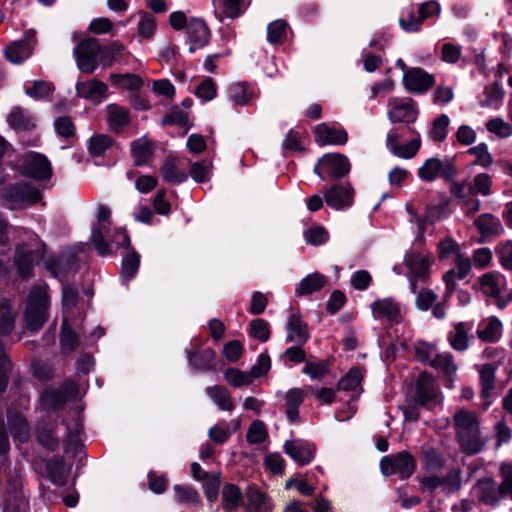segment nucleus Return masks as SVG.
I'll return each instance as SVG.
<instances>
[{
  "label": "nucleus",
  "instance_id": "46",
  "mask_svg": "<svg viewBox=\"0 0 512 512\" xmlns=\"http://www.w3.org/2000/svg\"><path fill=\"white\" fill-rule=\"evenodd\" d=\"M450 119L446 114L435 118L429 131V137L435 142H442L448 135Z\"/></svg>",
  "mask_w": 512,
  "mask_h": 512
},
{
  "label": "nucleus",
  "instance_id": "21",
  "mask_svg": "<svg viewBox=\"0 0 512 512\" xmlns=\"http://www.w3.org/2000/svg\"><path fill=\"white\" fill-rule=\"evenodd\" d=\"M315 141L320 146L342 145L348 140L347 132L344 129L329 126L326 123L318 124L314 128Z\"/></svg>",
  "mask_w": 512,
  "mask_h": 512
},
{
  "label": "nucleus",
  "instance_id": "6",
  "mask_svg": "<svg viewBox=\"0 0 512 512\" xmlns=\"http://www.w3.org/2000/svg\"><path fill=\"white\" fill-rule=\"evenodd\" d=\"M457 174L455 166L450 160L439 158L427 159L417 170V175L424 182H433L439 176L446 180H452Z\"/></svg>",
  "mask_w": 512,
  "mask_h": 512
},
{
  "label": "nucleus",
  "instance_id": "11",
  "mask_svg": "<svg viewBox=\"0 0 512 512\" xmlns=\"http://www.w3.org/2000/svg\"><path fill=\"white\" fill-rule=\"evenodd\" d=\"M442 398L434 378L428 373H421L416 381L415 401L420 406L431 408L441 402Z\"/></svg>",
  "mask_w": 512,
  "mask_h": 512
},
{
  "label": "nucleus",
  "instance_id": "40",
  "mask_svg": "<svg viewBox=\"0 0 512 512\" xmlns=\"http://www.w3.org/2000/svg\"><path fill=\"white\" fill-rule=\"evenodd\" d=\"M132 154L136 165L147 164L152 156V143L146 138L135 140L131 144Z\"/></svg>",
  "mask_w": 512,
  "mask_h": 512
},
{
  "label": "nucleus",
  "instance_id": "60",
  "mask_svg": "<svg viewBox=\"0 0 512 512\" xmlns=\"http://www.w3.org/2000/svg\"><path fill=\"white\" fill-rule=\"evenodd\" d=\"M438 251L440 259L457 258L461 255L459 244L450 237H445L439 242Z\"/></svg>",
  "mask_w": 512,
  "mask_h": 512
},
{
  "label": "nucleus",
  "instance_id": "28",
  "mask_svg": "<svg viewBox=\"0 0 512 512\" xmlns=\"http://www.w3.org/2000/svg\"><path fill=\"white\" fill-rule=\"evenodd\" d=\"M106 120L112 131L120 132L130 123V114L125 107L112 103L106 106Z\"/></svg>",
  "mask_w": 512,
  "mask_h": 512
},
{
  "label": "nucleus",
  "instance_id": "33",
  "mask_svg": "<svg viewBox=\"0 0 512 512\" xmlns=\"http://www.w3.org/2000/svg\"><path fill=\"white\" fill-rule=\"evenodd\" d=\"M112 86L117 89L137 92L143 87V80L139 75L132 73H112L109 77Z\"/></svg>",
  "mask_w": 512,
  "mask_h": 512
},
{
  "label": "nucleus",
  "instance_id": "53",
  "mask_svg": "<svg viewBox=\"0 0 512 512\" xmlns=\"http://www.w3.org/2000/svg\"><path fill=\"white\" fill-rule=\"evenodd\" d=\"M420 146H421V139H420V136H417L416 138H413L406 144H399L394 149L392 154L399 158L411 159L417 154V152L420 149Z\"/></svg>",
  "mask_w": 512,
  "mask_h": 512
},
{
  "label": "nucleus",
  "instance_id": "44",
  "mask_svg": "<svg viewBox=\"0 0 512 512\" xmlns=\"http://www.w3.org/2000/svg\"><path fill=\"white\" fill-rule=\"evenodd\" d=\"M247 498L253 512H268L271 508L266 495L255 487H249Z\"/></svg>",
  "mask_w": 512,
  "mask_h": 512
},
{
  "label": "nucleus",
  "instance_id": "42",
  "mask_svg": "<svg viewBox=\"0 0 512 512\" xmlns=\"http://www.w3.org/2000/svg\"><path fill=\"white\" fill-rule=\"evenodd\" d=\"M161 173L165 181L173 184H179L187 179L185 171L179 170L176 167L173 159H166L161 166Z\"/></svg>",
  "mask_w": 512,
  "mask_h": 512
},
{
  "label": "nucleus",
  "instance_id": "1",
  "mask_svg": "<svg viewBox=\"0 0 512 512\" xmlns=\"http://www.w3.org/2000/svg\"><path fill=\"white\" fill-rule=\"evenodd\" d=\"M456 438L462 452L468 455L479 453L485 441L480 432V420L475 412L461 409L453 416Z\"/></svg>",
  "mask_w": 512,
  "mask_h": 512
},
{
  "label": "nucleus",
  "instance_id": "32",
  "mask_svg": "<svg viewBox=\"0 0 512 512\" xmlns=\"http://www.w3.org/2000/svg\"><path fill=\"white\" fill-rule=\"evenodd\" d=\"M70 471L71 466L65 465L62 458L55 457L47 463L48 477L58 486H64L67 483Z\"/></svg>",
  "mask_w": 512,
  "mask_h": 512
},
{
  "label": "nucleus",
  "instance_id": "36",
  "mask_svg": "<svg viewBox=\"0 0 512 512\" xmlns=\"http://www.w3.org/2000/svg\"><path fill=\"white\" fill-rule=\"evenodd\" d=\"M502 323L496 317L483 320L477 330L478 337L486 342H496L501 337Z\"/></svg>",
  "mask_w": 512,
  "mask_h": 512
},
{
  "label": "nucleus",
  "instance_id": "8",
  "mask_svg": "<svg viewBox=\"0 0 512 512\" xmlns=\"http://www.w3.org/2000/svg\"><path fill=\"white\" fill-rule=\"evenodd\" d=\"M110 216L111 210L107 206L100 205L97 212V222L91 231V240L101 256L110 254L109 243L105 241L106 234L110 232Z\"/></svg>",
  "mask_w": 512,
  "mask_h": 512
},
{
  "label": "nucleus",
  "instance_id": "14",
  "mask_svg": "<svg viewBox=\"0 0 512 512\" xmlns=\"http://www.w3.org/2000/svg\"><path fill=\"white\" fill-rule=\"evenodd\" d=\"M35 44V31L28 30L25 32L23 39L14 41L6 47L5 56L9 62L21 64L32 55Z\"/></svg>",
  "mask_w": 512,
  "mask_h": 512
},
{
  "label": "nucleus",
  "instance_id": "56",
  "mask_svg": "<svg viewBox=\"0 0 512 512\" xmlns=\"http://www.w3.org/2000/svg\"><path fill=\"white\" fill-rule=\"evenodd\" d=\"M421 24L420 16L416 17L412 8L404 11L399 19V25L405 32H417Z\"/></svg>",
  "mask_w": 512,
  "mask_h": 512
},
{
  "label": "nucleus",
  "instance_id": "45",
  "mask_svg": "<svg viewBox=\"0 0 512 512\" xmlns=\"http://www.w3.org/2000/svg\"><path fill=\"white\" fill-rule=\"evenodd\" d=\"M467 153L475 158L472 163L475 166L487 168L493 163L492 154L489 152L486 143H479L478 145L469 148Z\"/></svg>",
  "mask_w": 512,
  "mask_h": 512
},
{
  "label": "nucleus",
  "instance_id": "23",
  "mask_svg": "<svg viewBox=\"0 0 512 512\" xmlns=\"http://www.w3.org/2000/svg\"><path fill=\"white\" fill-rule=\"evenodd\" d=\"M496 368L492 364H484L479 369L480 383H481V398L483 400L481 406L484 410L492 403L494 392Z\"/></svg>",
  "mask_w": 512,
  "mask_h": 512
},
{
  "label": "nucleus",
  "instance_id": "41",
  "mask_svg": "<svg viewBox=\"0 0 512 512\" xmlns=\"http://www.w3.org/2000/svg\"><path fill=\"white\" fill-rule=\"evenodd\" d=\"M242 493L240 489L231 483H227L222 489V506L226 512L235 510L241 503Z\"/></svg>",
  "mask_w": 512,
  "mask_h": 512
},
{
  "label": "nucleus",
  "instance_id": "57",
  "mask_svg": "<svg viewBox=\"0 0 512 512\" xmlns=\"http://www.w3.org/2000/svg\"><path fill=\"white\" fill-rule=\"evenodd\" d=\"M499 484L505 495L512 500V462H503L499 466Z\"/></svg>",
  "mask_w": 512,
  "mask_h": 512
},
{
  "label": "nucleus",
  "instance_id": "39",
  "mask_svg": "<svg viewBox=\"0 0 512 512\" xmlns=\"http://www.w3.org/2000/svg\"><path fill=\"white\" fill-rule=\"evenodd\" d=\"M430 366L440 371L449 381H452V377L457 371V365L448 352L437 353Z\"/></svg>",
  "mask_w": 512,
  "mask_h": 512
},
{
  "label": "nucleus",
  "instance_id": "49",
  "mask_svg": "<svg viewBox=\"0 0 512 512\" xmlns=\"http://www.w3.org/2000/svg\"><path fill=\"white\" fill-rule=\"evenodd\" d=\"M112 139L106 134L93 135L88 142L89 153L93 156H101L112 145Z\"/></svg>",
  "mask_w": 512,
  "mask_h": 512
},
{
  "label": "nucleus",
  "instance_id": "4",
  "mask_svg": "<svg viewBox=\"0 0 512 512\" xmlns=\"http://www.w3.org/2000/svg\"><path fill=\"white\" fill-rule=\"evenodd\" d=\"M2 198L10 208H19L32 205L41 199L40 191L34 186L20 182L7 187Z\"/></svg>",
  "mask_w": 512,
  "mask_h": 512
},
{
  "label": "nucleus",
  "instance_id": "24",
  "mask_svg": "<svg viewBox=\"0 0 512 512\" xmlns=\"http://www.w3.org/2000/svg\"><path fill=\"white\" fill-rule=\"evenodd\" d=\"M215 17L220 21L225 18L235 19L245 10L246 0H213Z\"/></svg>",
  "mask_w": 512,
  "mask_h": 512
},
{
  "label": "nucleus",
  "instance_id": "35",
  "mask_svg": "<svg viewBox=\"0 0 512 512\" xmlns=\"http://www.w3.org/2000/svg\"><path fill=\"white\" fill-rule=\"evenodd\" d=\"M471 329L472 325L465 322H459L454 325L453 330L448 335L449 343L453 349L464 351L468 348V333Z\"/></svg>",
  "mask_w": 512,
  "mask_h": 512
},
{
  "label": "nucleus",
  "instance_id": "43",
  "mask_svg": "<svg viewBox=\"0 0 512 512\" xmlns=\"http://www.w3.org/2000/svg\"><path fill=\"white\" fill-rule=\"evenodd\" d=\"M224 378L227 383L234 388L249 386L253 383L248 371H242L238 368H229L224 372Z\"/></svg>",
  "mask_w": 512,
  "mask_h": 512
},
{
  "label": "nucleus",
  "instance_id": "5",
  "mask_svg": "<svg viewBox=\"0 0 512 512\" xmlns=\"http://www.w3.org/2000/svg\"><path fill=\"white\" fill-rule=\"evenodd\" d=\"M104 53L96 39H85L74 49L77 67L84 73H92L97 68L98 59Z\"/></svg>",
  "mask_w": 512,
  "mask_h": 512
},
{
  "label": "nucleus",
  "instance_id": "16",
  "mask_svg": "<svg viewBox=\"0 0 512 512\" xmlns=\"http://www.w3.org/2000/svg\"><path fill=\"white\" fill-rule=\"evenodd\" d=\"M474 490L478 500L487 506H497L507 497L500 485L490 477L478 480Z\"/></svg>",
  "mask_w": 512,
  "mask_h": 512
},
{
  "label": "nucleus",
  "instance_id": "17",
  "mask_svg": "<svg viewBox=\"0 0 512 512\" xmlns=\"http://www.w3.org/2000/svg\"><path fill=\"white\" fill-rule=\"evenodd\" d=\"M16 312L6 298L0 300V360L5 356V347L13 341L7 337L14 329Z\"/></svg>",
  "mask_w": 512,
  "mask_h": 512
},
{
  "label": "nucleus",
  "instance_id": "55",
  "mask_svg": "<svg viewBox=\"0 0 512 512\" xmlns=\"http://www.w3.org/2000/svg\"><path fill=\"white\" fill-rule=\"evenodd\" d=\"M286 33V23L281 20H276L268 25L267 39L271 44H279L285 39Z\"/></svg>",
  "mask_w": 512,
  "mask_h": 512
},
{
  "label": "nucleus",
  "instance_id": "29",
  "mask_svg": "<svg viewBox=\"0 0 512 512\" xmlns=\"http://www.w3.org/2000/svg\"><path fill=\"white\" fill-rule=\"evenodd\" d=\"M327 283V278L318 272L306 275L295 287V295L307 296L320 291Z\"/></svg>",
  "mask_w": 512,
  "mask_h": 512
},
{
  "label": "nucleus",
  "instance_id": "9",
  "mask_svg": "<svg viewBox=\"0 0 512 512\" xmlns=\"http://www.w3.org/2000/svg\"><path fill=\"white\" fill-rule=\"evenodd\" d=\"M381 471L384 475L389 476L398 474L400 478H409L415 470V460L407 452H399L394 456H386L380 463Z\"/></svg>",
  "mask_w": 512,
  "mask_h": 512
},
{
  "label": "nucleus",
  "instance_id": "50",
  "mask_svg": "<svg viewBox=\"0 0 512 512\" xmlns=\"http://www.w3.org/2000/svg\"><path fill=\"white\" fill-rule=\"evenodd\" d=\"M10 430L13 437L20 442H26L29 438V427L25 418L16 415L9 419Z\"/></svg>",
  "mask_w": 512,
  "mask_h": 512
},
{
  "label": "nucleus",
  "instance_id": "25",
  "mask_svg": "<svg viewBox=\"0 0 512 512\" xmlns=\"http://www.w3.org/2000/svg\"><path fill=\"white\" fill-rule=\"evenodd\" d=\"M108 86L97 79L79 82L76 85L78 96L94 102H102L106 98Z\"/></svg>",
  "mask_w": 512,
  "mask_h": 512
},
{
  "label": "nucleus",
  "instance_id": "59",
  "mask_svg": "<svg viewBox=\"0 0 512 512\" xmlns=\"http://www.w3.org/2000/svg\"><path fill=\"white\" fill-rule=\"evenodd\" d=\"M195 95L202 101H211L217 95V86L210 77L205 78L196 88Z\"/></svg>",
  "mask_w": 512,
  "mask_h": 512
},
{
  "label": "nucleus",
  "instance_id": "19",
  "mask_svg": "<svg viewBox=\"0 0 512 512\" xmlns=\"http://www.w3.org/2000/svg\"><path fill=\"white\" fill-rule=\"evenodd\" d=\"M434 76L421 68H411L403 74L406 89L413 93H423L434 84Z\"/></svg>",
  "mask_w": 512,
  "mask_h": 512
},
{
  "label": "nucleus",
  "instance_id": "10",
  "mask_svg": "<svg viewBox=\"0 0 512 512\" xmlns=\"http://www.w3.org/2000/svg\"><path fill=\"white\" fill-rule=\"evenodd\" d=\"M405 264L409 271L410 291L416 294L417 281H426L430 274L433 258L421 254H410L406 256Z\"/></svg>",
  "mask_w": 512,
  "mask_h": 512
},
{
  "label": "nucleus",
  "instance_id": "37",
  "mask_svg": "<svg viewBox=\"0 0 512 512\" xmlns=\"http://www.w3.org/2000/svg\"><path fill=\"white\" fill-rule=\"evenodd\" d=\"M308 339L306 325L297 315H291L287 322V342L303 344Z\"/></svg>",
  "mask_w": 512,
  "mask_h": 512
},
{
  "label": "nucleus",
  "instance_id": "22",
  "mask_svg": "<svg viewBox=\"0 0 512 512\" xmlns=\"http://www.w3.org/2000/svg\"><path fill=\"white\" fill-rule=\"evenodd\" d=\"M78 395V387L74 381H66L60 390H46L41 395V401L48 407H57L62 405L66 399L74 398Z\"/></svg>",
  "mask_w": 512,
  "mask_h": 512
},
{
  "label": "nucleus",
  "instance_id": "34",
  "mask_svg": "<svg viewBox=\"0 0 512 512\" xmlns=\"http://www.w3.org/2000/svg\"><path fill=\"white\" fill-rule=\"evenodd\" d=\"M205 393L219 409L233 411L234 404L230 392L226 388L218 385L209 386L205 389Z\"/></svg>",
  "mask_w": 512,
  "mask_h": 512
},
{
  "label": "nucleus",
  "instance_id": "47",
  "mask_svg": "<svg viewBox=\"0 0 512 512\" xmlns=\"http://www.w3.org/2000/svg\"><path fill=\"white\" fill-rule=\"evenodd\" d=\"M140 264V255L132 251L122 261L121 276L124 281L131 280L137 273Z\"/></svg>",
  "mask_w": 512,
  "mask_h": 512
},
{
  "label": "nucleus",
  "instance_id": "26",
  "mask_svg": "<svg viewBox=\"0 0 512 512\" xmlns=\"http://www.w3.org/2000/svg\"><path fill=\"white\" fill-rule=\"evenodd\" d=\"M186 354L189 365L196 371H207L215 368V352L210 348L201 352L197 348L187 349Z\"/></svg>",
  "mask_w": 512,
  "mask_h": 512
},
{
  "label": "nucleus",
  "instance_id": "54",
  "mask_svg": "<svg viewBox=\"0 0 512 512\" xmlns=\"http://www.w3.org/2000/svg\"><path fill=\"white\" fill-rule=\"evenodd\" d=\"M442 491L445 493L457 492L461 488V472L459 469H452L445 476L441 477Z\"/></svg>",
  "mask_w": 512,
  "mask_h": 512
},
{
  "label": "nucleus",
  "instance_id": "31",
  "mask_svg": "<svg viewBox=\"0 0 512 512\" xmlns=\"http://www.w3.org/2000/svg\"><path fill=\"white\" fill-rule=\"evenodd\" d=\"M480 290L490 297H498L505 287V278L498 273L488 272L479 279Z\"/></svg>",
  "mask_w": 512,
  "mask_h": 512
},
{
  "label": "nucleus",
  "instance_id": "20",
  "mask_svg": "<svg viewBox=\"0 0 512 512\" xmlns=\"http://www.w3.org/2000/svg\"><path fill=\"white\" fill-rule=\"evenodd\" d=\"M186 33L190 53H194L197 49L203 48L209 41L210 31L202 19H191L187 24Z\"/></svg>",
  "mask_w": 512,
  "mask_h": 512
},
{
  "label": "nucleus",
  "instance_id": "61",
  "mask_svg": "<svg viewBox=\"0 0 512 512\" xmlns=\"http://www.w3.org/2000/svg\"><path fill=\"white\" fill-rule=\"evenodd\" d=\"M362 380V372L358 368H352L349 372L339 380V390H353L356 389Z\"/></svg>",
  "mask_w": 512,
  "mask_h": 512
},
{
  "label": "nucleus",
  "instance_id": "48",
  "mask_svg": "<svg viewBox=\"0 0 512 512\" xmlns=\"http://www.w3.org/2000/svg\"><path fill=\"white\" fill-rule=\"evenodd\" d=\"M492 179L490 175L487 173H479L477 174L471 186L468 187L470 193L474 195L481 194L483 196H488L491 193Z\"/></svg>",
  "mask_w": 512,
  "mask_h": 512
},
{
  "label": "nucleus",
  "instance_id": "51",
  "mask_svg": "<svg viewBox=\"0 0 512 512\" xmlns=\"http://www.w3.org/2000/svg\"><path fill=\"white\" fill-rule=\"evenodd\" d=\"M78 346V337L68 326V317L65 315L61 329V347L65 352H71Z\"/></svg>",
  "mask_w": 512,
  "mask_h": 512
},
{
  "label": "nucleus",
  "instance_id": "62",
  "mask_svg": "<svg viewBox=\"0 0 512 512\" xmlns=\"http://www.w3.org/2000/svg\"><path fill=\"white\" fill-rule=\"evenodd\" d=\"M486 128L490 133L500 138H507L512 135V127L501 118H494L486 123Z\"/></svg>",
  "mask_w": 512,
  "mask_h": 512
},
{
  "label": "nucleus",
  "instance_id": "13",
  "mask_svg": "<svg viewBox=\"0 0 512 512\" xmlns=\"http://www.w3.org/2000/svg\"><path fill=\"white\" fill-rule=\"evenodd\" d=\"M354 189L350 184H334L324 189L326 204L334 210L348 209L354 202Z\"/></svg>",
  "mask_w": 512,
  "mask_h": 512
},
{
  "label": "nucleus",
  "instance_id": "38",
  "mask_svg": "<svg viewBox=\"0 0 512 512\" xmlns=\"http://www.w3.org/2000/svg\"><path fill=\"white\" fill-rule=\"evenodd\" d=\"M7 121L16 130H31L35 127L34 117L19 107L14 108L10 112Z\"/></svg>",
  "mask_w": 512,
  "mask_h": 512
},
{
  "label": "nucleus",
  "instance_id": "63",
  "mask_svg": "<svg viewBox=\"0 0 512 512\" xmlns=\"http://www.w3.org/2000/svg\"><path fill=\"white\" fill-rule=\"evenodd\" d=\"M304 237L311 245H322L329 239L328 231L322 226H314L305 231Z\"/></svg>",
  "mask_w": 512,
  "mask_h": 512
},
{
  "label": "nucleus",
  "instance_id": "52",
  "mask_svg": "<svg viewBox=\"0 0 512 512\" xmlns=\"http://www.w3.org/2000/svg\"><path fill=\"white\" fill-rule=\"evenodd\" d=\"M54 90L52 83L43 80H35L31 87L25 88V93L35 100H41L49 96Z\"/></svg>",
  "mask_w": 512,
  "mask_h": 512
},
{
  "label": "nucleus",
  "instance_id": "18",
  "mask_svg": "<svg viewBox=\"0 0 512 512\" xmlns=\"http://www.w3.org/2000/svg\"><path fill=\"white\" fill-rule=\"evenodd\" d=\"M283 448L285 453L301 466L309 464L315 456L314 444L301 439L286 441Z\"/></svg>",
  "mask_w": 512,
  "mask_h": 512
},
{
  "label": "nucleus",
  "instance_id": "2",
  "mask_svg": "<svg viewBox=\"0 0 512 512\" xmlns=\"http://www.w3.org/2000/svg\"><path fill=\"white\" fill-rule=\"evenodd\" d=\"M47 290L46 284L39 285L31 290L24 313L26 329L39 330L46 322L50 304Z\"/></svg>",
  "mask_w": 512,
  "mask_h": 512
},
{
  "label": "nucleus",
  "instance_id": "30",
  "mask_svg": "<svg viewBox=\"0 0 512 512\" xmlns=\"http://www.w3.org/2000/svg\"><path fill=\"white\" fill-rule=\"evenodd\" d=\"M228 94L230 100L240 106L248 105L257 96L255 89L243 82L231 84L228 89Z\"/></svg>",
  "mask_w": 512,
  "mask_h": 512
},
{
  "label": "nucleus",
  "instance_id": "15",
  "mask_svg": "<svg viewBox=\"0 0 512 512\" xmlns=\"http://www.w3.org/2000/svg\"><path fill=\"white\" fill-rule=\"evenodd\" d=\"M374 319L398 323L403 319L401 304L392 297L377 299L371 304Z\"/></svg>",
  "mask_w": 512,
  "mask_h": 512
},
{
  "label": "nucleus",
  "instance_id": "58",
  "mask_svg": "<svg viewBox=\"0 0 512 512\" xmlns=\"http://www.w3.org/2000/svg\"><path fill=\"white\" fill-rule=\"evenodd\" d=\"M436 354L437 352L434 344L425 341H418L415 344V356L422 363L430 365Z\"/></svg>",
  "mask_w": 512,
  "mask_h": 512
},
{
  "label": "nucleus",
  "instance_id": "3",
  "mask_svg": "<svg viewBox=\"0 0 512 512\" xmlns=\"http://www.w3.org/2000/svg\"><path fill=\"white\" fill-rule=\"evenodd\" d=\"M349 159L341 153H329L323 155L314 166V173L321 179L326 176L339 179L350 172Z\"/></svg>",
  "mask_w": 512,
  "mask_h": 512
},
{
  "label": "nucleus",
  "instance_id": "12",
  "mask_svg": "<svg viewBox=\"0 0 512 512\" xmlns=\"http://www.w3.org/2000/svg\"><path fill=\"white\" fill-rule=\"evenodd\" d=\"M387 108V115L392 123L409 125L414 123L418 116V110L410 99L391 98Z\"/></svg>",
  "mask_w": 512,
  "mask_h": 512
},
{
  "label": "nucleus",
  "instance_id": "64",
  "mask_svg": "<svg viewBox=\"0 0 512 512\" xmlns=\"http://www.w3.org/2000/svg\"><path fill=\"white\" fill-rule=\"evenodd\" d=\"M271 368L270 357L266 353H261L257 357L256 363L248 371L251 375L252 380L258 379L264 376Z\"/></svg>",
  "mask_w": 512,
  "mask_h": 512
},
{
  "label": "nucleus",
  "instance_id": "27",
  "mask_svg": "<svg viewBox=\"0 0 512 512\" xmlns=\"http://www.w3.org/2000/svg\"><path fill=\"white\" fill-rule=\"evenodd\" d=\"M40 257L39 248H31L26 245L19 246L16 251L15 265L22 277L30 275L34 262Z\"/></svg>",
  "mask_w": 512,
  "mask_h": 512
},
{
  "label": "nucleus",
  "instance_id": "7",
  "mask_svg": "<svg viewBox=\"0 0 512 512\" xmlns=\"http://www.w3.org/2000/svg\"><path fill=\"white\" fill-rule=\"evenodd\" d=\"M21 171L25 176L35 180H48L52 176L51 162L38 152H28L23 156Z\"/></svg>",
  "mask_w": 512,
  "mask_h": 512
}]
</instances>
